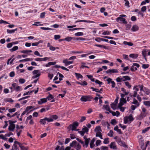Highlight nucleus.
<instances>
[{"mask_svg": "<svg viewBox=\"0 0 150 150\" xmlns=\"http://www.w3.org/2000/svg\"><path fill=\"white\" fill-rule=\"evenodd\" d=\"M16 132H17V136L18 137L21 134V133L22 131L20 129H16Z\"/></svg>", "mask_w": 150, "mask_h": 150, "instance_id": "35", "label": "nucleus"}, {"mask_svg": "<svg viewBox=\"0 0 150 150\" xmlns=\"http://www.w3.org/2000/svg\"><path fill=\"white\" fill-rule=\"evenodd\" d=\"M126 103V100L124 98H121L120 100V102L118 104V107H121Z\"/></svg>", "mask_w": 150, "mask_h": 150, "instance_id": "12", "label": "nucleus"}, {"mask_svg": "<svg viewBox=\"0 0 150 150\" xmlns=\"http://www.w3.org/2000/svg\"><path fill=\"white\" fill-rule=\"evenodd\" d=\"M150 129V127H149L142 130L143 133H145L146 131H148Z\"/></svg>", "mask_w": 150, "mask_h": 150, "instance_id": "60", "label": "nucleus"}, {"mask_svg": "<svg viewBox=\"0 0 150 150\" xmlns=\"http://www.w3.org/2000/svg\"><path fill=\"white\" fill-rule=\"evenodd\" d=\"M12 86L14 88V89L16 91H21L22 90L21 87L17 85L16 83H13L12 84Z\"/></svg>", "mask_w": 150, "mask_h": 150, "instance_id": "10", "label": "nucleus"}, {"mask_svg": "<svg viewBox=\"0 0 150 150\" xmlns=\"http://www.w3.org/2000/svg\"><path fill=\"white\" fill-rule=\"evenodd\" d=\"M132 103L135 105H132L130 107V108L132 110H134L136 108L138 107L140 105V102H138L135 98L133 99V101Z\"/></svg>", "mask_w": 150, "mask_h": 150, "instance_id": "2", "label": "nucleus"}, {"mask_svg": "<svg viewBox=\"0 0 150 150\" xmlns=\"http://www.w3.org/2000/svg\"><path fill=\"white\" fill-rule=\"evenodd\" d=\"M94 131L96 132H101L102 130L100 127V126H97L94 129Z\"/></svg>", "mask_w": 150, "mask_h": 150, "instance_id": "22", "label": "nucleus"}, {"mask_svg": "<svg viewBox=\"0 0 150 150\" xmlns=\"http://www.w3.org/2000/svg\"><path fill=\"white\" fill-rule=\"evenodd\" d=\"M129 56L130 57L133 58V59H136L137 58L138 56V55L137 54H130L129 55Z\"/></svg>", "mask_w": 150, "mask_h": 150, "instance_id": "23", "label": "nucleus"}, {"mask_svg": "<svg viewBox=\"0 0 150 150\" xmlns=\"http://www.w3.org/2000/svg\"><path fill=\"white\" fill-rule=\"evenodd\" d=\"M0 138L4 140H6L7 139V138L6 137V136H4L3 134L0 135Z\"/></svg>", "mask_w": 150, "mask_h": 150, "instance_id": "62", "label": "nucleus"}, {"mask_svg": "<svg viewBox=\"0 0 150 150\" xmlns=\"http://www.w3.org/2000/svg\"><path fill=\"white\" fill-rule=\"evenodd\" d=\"M47 102V98H43L41 99L40 100L38 101V103L40 105H42L44 103Z\"/></svg>", "mask_w": 150, "mask_h": 150, "instance_id": "17", "label": "nucleus"}, {"mask_svg": "<svg viewBox=\"0 0 150 150\" xmlns=\"http://www.w3.org/2000/svg\"><path fill=\"white\" fill-rule=\"evenodd\" d=\"M25 80L23 79H20L19 80V82L21 83H23L25 82Z\"/></svg>", "mask_w": 150, "mask_h": 150, "instance_id": "61", "label": "nucleus"}, {"mask_svg": "<svg viewBox=\"0 0 150 150\" xmlns=\"http://www.w3.org/2000/svg\"><path fill=\"white\" fill-rule=\"evenodd\" d=\"M124 78V81H126L127 80H130V78L127 76H123V79Z\"/></svg>", "mask_w": 150, "mask_h": 150, "instance_id": "34", "label": "nucleus"}, {"mask_svg": "<svg viewBox=\"0 0 150 150\" xmlns=\"http://www.w3.org/2000/svg\"><path fill=\"white\" fill-rule=\"evenodd\" d=\"M79 126V123L77 122H76L73 123L72 125H70L69 126L70 127H71V130H76L77 127Z\"/></svg>", "mask_w": 150, "mask_h": 150, "instance_id": "9", "label": "nucleus"}, {"mask_svg": "<svg viewBox=\"0 0 150 150\" xmlns=\"http://www.w3.org/2000/svg\"><path fill=\"white\" fill-rule=\"evenodd\" d=\"M20 148L21 150H28V147H25L23 145Z\"/></svg>", "mask_w": 150, "mask_h": 150, "instance_id": "50", "label": "nucleus"}, {"mask_svg": "<svg viewBox=\"0 0 150 150\" xmlns=\"http://www.w3.org/2000/svg\"><path fill=\"white\" fill-rule=\"evenodd\" d=\"M70 146L74 147L76 150H80L81 146L79 144L77 143L76 141H73L70 144Z\"/></svg>", "mask_w": 150, "mask_h": 150, "instance_id": "3", "label": "nucleus"}, {"mask_svg": "<svg viewBox=\"0 0 150 150\" xmlns=\"http://www.w3.org/2000/svg\"><path fill=\"white\" fill-rule=\"evenodd\" d=\"M75 74L76 77L78 79H79V78H82L83 77V76H82V75L80 74L75 73Z\"/></svg>", "mask_w": 150, "mask_h": 150, "instance_id": "36", "label": "nucleus"}, {"mask_svg": "<svg viewBox=\"0 0 150 150\" xmlns=\"http://www.w3.org/2000/svg\"><path fill=\"white\" fill-rule=\"evenodd\" d=\"M86 76L88 79H91V81L93 82H94L95 81V79L93 78V76L92 75H87Z\"/></svg>", "mask_w": 150, "mask_h": 150, "instance_id": "31", "label": "nucleus"}, {"mask_svg": "<svg viewBox=\"0 0 150 150\" xmlns=\"http://www.w3.org/2000/svg\"><path fill=\"white\" fill-rule=\"evenodd\" d=\"M111 107L113 110H115L116 108V104L114 103H112L110 105Z\"/></svg>", "mask_w": 150, "mask_h": 150, "instance_id": "32", "label": "nucleus"}, {"mask_svg": "<svg viewBox=\"0 0 150 150\" xmlns=\"http://www.w3.org/2000/svg\"><path fill=\"white\" fill-rule=\"evenodd\" d=\"M95 82L96 83L100 85V86L103 84V83L102 82L98 80H96Z\"/></svg>", "mask_w": 150, "mask_h": 150, "instance_id": "51", "label": "nucleus"}, {"mask_svg": "<svg viewBox=\"0 0 150 150\" xmlns=\"http://www.w3.org/2000/svg\"><path fill=\"white\" fill-rule=\"evenodd\" d=\"M15 75L14 71H12L9 74V76L10 77H13Z\"/></svg>", "mask_w": 150, "mask_h": 150, "instance_id": "59", "label": "nucleus"}, {"mask_svg": "<svg viewBox=\"0 0 150 150\" xmlns=\"http://www.w3.org/2000/svg\"><path fill=\"white\" fill-rule=\"evenodd\" d=\"M83 127V128H82V130H83L85 133L88 132L89 130L85 126H84Z\"/></svg>", "mask_w": 150, "mask_h": 150, "instance_id": "38", "label": "nucleus"}, {"mask_svg": "<svg viewBox=\"0 0 150 150\" xmlns=\"http://www.w3.org/2000/svg\"><path fill=\"white\" fill-rule=\"evenodd\" d=\"M146 9V6H143L141 8V11L143 12H145Z\"/></svg>", "mask_w": 150, "mask_h": 150, "instance_id": "46", "label": "nucleus"}, {"mask_svg": "<svg viewBox=\"0 0 150 150\" xmlns=\"http://www.w3.org/2000/svg\"><path fill=\"white\" fill-rule=\"evenodd\" d=\"M106 72L107 74H111L112 73H117L118 71L117 69H112L108 70L106 71Z\"/></svg>", "mask_w": 150, "mask_h": 150, "instance_id": "16", "label": "nucleus"}, {"mask_svg": "<svg viewBox=\"0 0 150 150\" xmlns=\"http://www.w3.org/2000/svg\"><path fill=\"white\" fill-rule=\"evenodd\" d=\"M137 70V69L136 67H134L133 66H132L131 67V68H130V70L132 71H136Z\"/></svg>", "mask_w": 150, "mask_h": 150, "instance_id": "58", "label": "nucleus"}, {"mask_svg": "<svg viewBox=\"0 0 150 150\" xmlns=\"http://www.w3.org/2000/svg\"><path fill=\"white\" fill-rule=\"evenodd\" d=\"M91 98L88 96H82L81 99L80 100L83 102H86L87 101H90Z\"/></svg>", "mask_w": 150, "mask_h": 150, "instance_id": "8", "label": "nucleus"}, {"mask_svg": "<svg viewBox=\"0 0 150 150\" xmlns=\"http://www.w3.org/2000/svg\"><path fill=\"white\" fill-rule=\"evenodd\" d=\"M33 74L35 75L32 77V78L34 79L39 77L41 74V72L39 70H36L33 71Z\"/></svg>", "mask_w": 150, "mask_h": 150, "instance_id": "6", "label": "nucleus"}, {"mask_svg": "<svg viewBox=\"0 0 150 150\" xmlns=\"http://www.w3.org/2000/svg\"><path fill=\"white\" fill-rule=\"evenodd\" d=\"M123 43L125 45H127L129 46H132L133 45V43L131 42H128L126 41H124L123 42Z\"/></svg>", "mask_w": 150, "mask_h": 150, "instance_id": "24", "label": "nucleus"}, {"mask_svg": "<svg viewBox=\"0 0 150 150\" xmlns=\"http://www.w3.org/2000/svg\"><path fill=\"white\" fill-rule=\"evenodd\" d=\"M72 38L71 37H68L65 38H64L65 40L69 42L72 39Z\"/></svg>", "mask_w": 150, "mask_h": 150, "instance_id": "44", "label": "nucleus"}, {"mask_svg": "<svg viewBox=\"0 0 150 150\" xmlns=\"http://www.w3.org/2000/svg\"><path fill=\"white\" fill-rule=\"evenodd\" d=\"M91 89L93 91H95L96 92H98L100 93H102V92L99 91V90L98 89L95 88L93 87H91Z\"/></svg>", "mask_w": 150, "mask_h": 150, "instance_id": "37", "label": "nucleus"}, {"mask_svg": "<svg viewBox=\"0 0 150 150\" xmlns=\"http://www.w3.org/2000/svg\"><path fill=\"white\" fill-rule=\"evenodd\" d=\"M125 84L126 86H127L128 88H130L131 87V86L130 85L129 82L128 81H126L125 82Z\"/></svg>", "mask_w": 150, "mask_h": 150, "instance_id": "39", "label": "nucleus"}, {"mask_svg": "<svg viewBox=\"0 0 150 150\" xmlns=\"http://www.w3.org/2000/svg\"><path fill=\"white\" fill-rule=\"evenodd\" d=\"M100 149L102 150H108V147L105 146H102L100 147Z\"/></svg>", "mask_w": 150, "mask_h": 150, "instance_id": "64", "label": "nucleus"}, {"mask_svg": "<svg viewBox=\"0 0 150 150\" xmlns=\"http://www.w3.org/2000/svg\"><path fill=\"white\" fill-rule=\"evenodd\" d=\"M113 131L110 130L109 132L108 133V135L110 137H112L113 136Z\"/></svg>", "mask_w": 150, "mask_h": 150, "instance_id": "47", "label": "nucleus"}, {"mask_svg": "<svg viewBox=\"0 0 150 150\" xmlns=\"http://www.w3.org/2000/svg\"><path fill=\"white\" fill-rule=\"evenodd\" d=\"M17 28H16L15 29L12 30L7 29V33H14L16 31H17Z\"/></svg>", "mask_w": 150, "mask_h": 150, "instance_id": "27", "label": "nucleus"}, {"mask_svg": "<svg viewBox=\"0 0 150 150\" xmlns=\"http://www.w3.org/2000/svg\"><path fill=\"white\" fill-rule=\"evenodd\" d=\"M10 125L8 127V130L11 131H13L15 128V125L14 124V122L12 121H9Z\"/></svg>", "mask_w": 150, "mask_h": 150, "instance_id": "7", "label": "nucleus"}, {"mask_svg": "<svg viewBox=\"0 0 150 150\" xmlns=\"http://www.w3.org/2000/svg\"><path fill=\"white\" fill-rule=\"evenodd\" d=\"M46 98L49 100H50L54 98V97L52 95L50 94Z\"/></svg>", "mask_w": 150, "mask_h": 150, "instance_id": "33", "label": "nucleus"}, {"mask_svg": "<svg viewBox=\"0 0 150 150\" xmlns=\"http://www.w3.org/2000/svg\"><path fill=\"white\" fill-rule=\"evenodd\" d=\"M126 16V15L124 14H122L120 15L119 17L117 18L116 20L117 22L119 21L122 22L125 24H127V22L125 21V19L122 18Z\"/></svg>", "mask_w": 150, "mask_h": 150, "instance_id": "4", "label": "nucleus"}, {"mask_svg": "<svg viewBox=\"0 0 150 150\" xmlns=\"http://www.w3.org/2000/svg\"><path fill=\"white\" fill-rule=\"evenodd\" d=\"M134 120V118L131 115L129 116L125 117L124 118V123L126 124L129 122H130Z\"/></svg>", "mask_w": 150, "mask_h": 150, "instance_id": "5", "label": "nucleus"}, {"mask_svg": "<svg viewBox=\"0 0 150 150\" xmlns=\"http://www.w3.org/2000/svg\"><path fill=\"white\" fill-rule=\"evenodd\" d=\"M95 141V139L94 138H93L91 141L90 143V147L91 148H93L95 146V144H94V143Z\"/></svg>", "mask_w": 150, "mask_h": 150, "instance_id": "18", "label": "nucleus"}, {"mask_svg": "<svg viewBox=\"0 0 150 150\" xmlns=\"http://www.w3.org/2000/svg\"><path fill=\"white\" fill-rule=\"evenodd\" d=\"M103 143L104 144H108L109 143V140L108 138H106L104 139Z\"/></svg>", "mask_w": 150, "mask_h": 150, "instance_id": "41", "label": "nucleus"}, {"mask_svg": "<svg viewBox=\"0 0 150 150\" xmlns=\"http://www.w3.org/2000/svg\"><path fill=\"white\" fill-rule=\"evenodd\" d=\"M83 35V33L82 32H78L75 34V35L76 36H82Z\"/></svg>", "mask_w": 150, "mask_h": 150, "instance_id": "48", "label": "nucleus"}, {"mask_svg": "<svg viewBox=\"0 0 150 150\" xmlns=\"http://www.w3.org/2000/svg\"><path fill=\"white\" fill-rule=\"evenodd\" d=\"M149 67V65L148 64H143L142 65V68L146 69L148 68Z\"/></svg>", "mask_w": 150, "mask_h": 150, "instance_id": "56", "label": "nucleus"}, {"mask_svg": "<svg viewBox=\"0 0 150 150\" xmlns=\"http://www.w3.org/2000/svg\"><path fill=\"white\" fill-rule=\"evenodd\" d=\"M83 138L84 140V142L79 138H77L76 139L82 144L83 147L87 148L88 146L89 143L91 140L90 138H87L86 136L83 137Z\"/></svg>", "mask_w": 150, "mask_h": 150, "instance_id": "1", "label": "nucleus"}, {"mask_svg": "<svg viewBox=\"0 0 150 150\" xmlns=\"http://www.w3.org/2000/svg\"><path fill=\"white\" fill-rule=\"evenodd\" d=\"M33 108V107L32 106H28L26 108L25 110L27 112L29 111L31 109Z\"/></svg>", "mask_w": 150, "mask_h": 150, "instance_id": "40", "label": "nucleus"}, {"mask_svg": "<svg viewBox=\"0 0 150 150\" xmlns=\"http://www.w3.org/2000/svg\"><path fill=\"white\" fill-rule=\"evenodd\" d=\"M45 118L46 119V121H47L48 122H51L53 121V119L52 118H51V117L48 118L47 117H45Z\"/></svg>", "mask_w": 150, "mask_h": 150, "instance_id": "42", "label": "nucleus"}, {"mask_svg": "<svg viewBox=\"0 0 150 150\" xmlns=\"http://www.w3.org/2000/svg\"><path fill=\"white\" fill-rule=\"evenodd\" d=\"M78 22H84L86 23H93L94 22L93 21H90L89 20H81L79 21H77L75 22V23H77Z\"/></svg>", "mask_w": 150, "mask_h": 150, "instance_id": "21", "label": "nucleus"}, {"mask_svg": "<svg viewBox=\"0 0 150 150\" xmlns=\"http://www.w3.org/2000/svg\"><path fill=\"white\" fill-rule=\"evenodd\" d=\"M18 47L17 46H15L13 48L10 49V50L11 52H13L14 51H16L18 50Z\"/></svg>", "mask_w": 150, "mask_h": 150, "instance_id": "30", "label": "nucleus"}, {"mask_svg": "<svg viewBox=\"0 0 150 150\" xmlns=\"http://www.w3.org/2000/svg\"><path fill=\"white\" fill-rule=\"evenodd\" d=\"M8 111L9 112H14L16 111V109L15 108L12 109L10 108L8 109Z\"/></svg>", "mask_w": 150, "mask_h": 150, "instance_id": "52", "label": "nucleus"}, {"mask_svg": "<svg viewBox=\"0 0 150 150\" xmlns=\"http://www.w3.org/2000/svg\"><path fill=\"white\" fill-rule=\"evenodd\" d=\"M63 62L65 66H66L72 64L73 61H68L67 59H66L63 60Z\"/></svg>", "mask_w": 150, "mask_h": 150, "instance_id": "15", "label": "nucleus"}, {"mask_svg": "<svg viewBox=\"0 0 150 150\" xmlns=\"http://www.w3.org/2000/svg\"><path fill=\"white\" fill-rule=\"evenodd\" d=\"M34 54L35 55L37 56H39L40 57H42V55H40V53L37 51H36L34 52Z\"/></svg>", "mask_w": 150, "mask_h": 150, "instance_id": "53", "label": "nucleus"}, {"mask_svg": "<svg viewBox=\"0 0 150 150\" xmlns=\"http://www.w3.org/2000/svg\"><path fill=\"white\" fill-rule=\"evenodd\" d=\"M103 108L105 109L106 110L109 111H110V108L108 105H104L103 106Z\"/></svg>", "mask_w": 150, "mask_h": 150, "instance_id": "28", "label": "nucleus"}, {"mask_svg": "<svg viewBox=\"0 0 150 150\" xmlns=\"http://www.w3.org/2000/svg\"><path fill=\"white\" fill-rule=\"evenodd\" d=\"M61 37L59 35H54V39L55 40H57L59 39Z\"/></svg>", "mask_w": 150, "mask_h": 150, "instance_id": "57", "label": "nucleus"}, {"mask_svg": "<svg viewBox=\"0 0 150 150\" xmlns=\"http://www.w3.org/2000/svg\"><path fill=\"white\" fill-rule=\"evenodd\" d=\"M143 56L144 57H145L146 56V50H144L142 51V52Z\"/></svg>", "mask_w": 150, "mask_h": 150, "instance_id": "45", "label": "nucleus"}, {"mask_svg": "<svg viewBox=\"0 0 150 150\" xmlns=\"http://www.w3.org/2000/svg\"><path fill=\"white\" fill-rule=\"evenodd\" d=\"M139 29V27L136 25H134L131 29L132 31L134 32L138 30Z\"/></svg>", "mask_w": 150, "mask_h": 150, "instance_id": "19", "label": "nucleus"}, {"mask_svg": "<svg viewBox=\"0 0 150 150\" xmlns=\"http://www.w3.org/2000/svg\"><path fill=\"white\" fill-rule=\"evenodd\" d=\"M53 120H56L58 118V116L56 115H52L51 117Z\"/></svg>", "mask_w": 150, "mask_h": 150, "instance_id": "63", "label": "nucleus"}, {"mask_svg": "<svg viewBox=\"0 0 150 150\" xmlns=\"http://www.w3.org/2000/svg\"><path fill=\"white\" fill-rule=\"evenodd\" d=\"M117 142L120 146L125 147H127V145H126L124 142H123L120 138L117 139Z\"/></svg>", "mask_w": 150, "mask_h": 150, "instance_id": "13", "label": "nucleus"}, {"mask_svg": "<svg viewBox=\"0 0 150 150\" xmlns=\"http://www.w3.org/2000/svg\"><path fill=\"white\" fill-rule=\"evenodd\" d=\"M110 148L114 150H116L117 149V147L115 142H112L110 143L109 145Z\"/></svg>", "mask_w": 150, "mask_h": 150, "instance_id": "14", "label": "nucleus"}, {"mask_svg": "<svg viewBox=\"0 0 150 150\" xmlns=\"http://www.w3.org/2000/svg\"><path fill=\"white\" fill-rule=\"evenodd\" d=\"M148 112H141L140 114L137 117V118L139 120L142 119L144 117H145L148 114Z\"/></svg>", "mask_w": 150, "mask_h": 150, "instance_id": "11", "label": "nucleus"}, {"mask_svg": "<svg viewBox=\"0 0 150 150\" xmlns=\"http://www.w3.org/2000/svg\"><path fill=\"white\" fill-rule=\"evenodd\" d=\"M101 141L100 140H97L96 143V145L97 146H98L100 145Z\"/></svg>", "mask_w": 150, "mask_h": 150, "instance_id": "55", "label": "nucleus"}, {"mask_svg": "<svg viewBox=\"0 0 150 150\" xmlns=\"http://www.w3.org/2000/svg\"><path fill=\"white\" fill-rule=\"evenodd\" d=\"M40 22H36L34 23L33 24V25H35L36 26H38V25H42L43 24H40Z\"/></svg>", "mask_w": 150, "mask_h": 150, "instance_id": "54", "label": "nucleus"}, {"mask_svg": "<svg viewBox=\"0 0 150 150\" xmlns=\"http://www.w3.org/2000/svg\"><path fill=\"white\" fill-rule=\"evenodd\" d=\"M110 31L108 30L104 31L102 33V34L103 35H109L110 34Z\"/></svg>", "mask_w": 150, "mask_h": 150, "instance_id": "49", "label": "nucleus"}, {"mask_svg": "<svg viewBox=\"0 0 150 150\" xmlns=\"http://www.w3.org/2000/svg\"><path fill=\"white\" fill-rule=\"evenodd\" d=\"M114 130L116 131L119 134H122L121 130L118 129V127L117 125L114 128Z\"/></svg>", "mask_w": 150, "mask_h": 150, "instance_id": "20", "label": "nucleus"}, {"mask_svg": "<svg viewBox=\"0 0 150 150\" xmlns=\"http://www.w3.org/2000/svg\"><path fill=\"white\" fill-rule=\"evenodd\" d=\"M143 103L146 106L150 107V102L149 101H144Z\"/></svg>", "mask_w": 150, "mask_h": 150, "instance_id": "29", "label": "nucleus"}, {"mask_svg": "<svg viewBox=\"0 0 150 150\" xmlns=\"http://www.w3.org/2000/svg\"><path fill=\"white\" fill-rule=\"evenodd\" d=\"M40 122L41 124L45 125L46 123V120L45 118L40 119Z\"/></svg>", "mask_w": 150, "mask_h": 150, "instance_id": "25", "label": "nucleus"}, {"mask_svg": "<svg viewBox=\"0 0 150 150\" xmlns=\"http://www.w3.org/2000/svg\"><path fill=\"white\" fill-rule=\"evenodd\" d=\"M111 123L112 125H115L117 123V122L115 119H113L111 120Z\"/></svg>", "mask_w": 150, "mask_h": 150, "instance_id": "43", "label": "nucleus"}, {"mask_svg": "<svg viewBox=\"0 0 150 150\" xmlns=\"http://www.w3.org/2000/svg\"><path fill=\"white\" fill-rule=\"evenodd\" d=\"M102 125L104 127H106L107 125H108L109 123L108 122H106L104 120H103L101 122Z\"/></svg>", "mask_w": 150, "mask_h": 150, "instance_id": "26", "label": "nucleus"}]
</instances>
